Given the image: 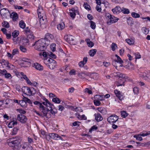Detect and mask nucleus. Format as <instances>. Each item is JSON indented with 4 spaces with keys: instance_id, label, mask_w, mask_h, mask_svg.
<instances>
[{
    "instance_id": "nucleus-35",
    "label": "nucleus",
    "mask_w": 150,
    "mask_h": 150,
    "mask_svg": "<svg viewBox=\"0 0 150 150\" xmlns=\"http://www.w3.org/2000/svg\"><path fill=\"white\" fill-rule=\"evenodd\" d=\"M96 98L100 100H102L104 99V95H96L95 96Z\"/></svg>"
},
{
    "instance_id": "nucleus-8",
    "label": "nucleus",
    "mask_w": 150,
    "mask_h": 150,
    "mask_svg": "<svg viewBox=\"0 0 150 150\" xmlns=\"http://www.w3.org/2000/svg\"><path fill=\"white\" fill-rule=\"evenodd\" d=\"M17 119L18 121L22 123H25L27 120V118L26 116L22 114L18 115Z\"/></svg>"
},
{
    "instance_id": "nucleus-31",
    "label": "nucleus",
    "mask_w": 150,
    "mask_h": 150,
    "mask_svg": "<svg viewBox=\"0 0 150 150\" xmlns=\"http://www.w3.org/2000/svg\"><path fill=\"white\" fill-rule=\"evenodd\" d=\"M96 51L97 50L96 49H92L89 51V54L90 56L93 57L96 53Z\"/></svg>"
},
{
    "instance_id": "nucleus-61",
    "label": "nucleus",
    "mask_w": 150,
    "mask_h": 150,
    "mask_svg": "<svg viewBox=\"0 0 150 150\" xmlns=\"http://www.w3.org/2000/svg\"><path fill=\"white\" fill-rule=\"evenodd\" d=\"M6 72L7 71L5 69L0 70V75H4Z\"/></svg>"
},
{
    "instance_id": "nucleus-63",
    "label": "nucleus",
    "mask_w": 150,
    "mask_h": 150,
    "mask_svg": "<svg viewBox=\"0 0 150 150\" xmlns=\"http://www.w3.org/2000/svg\"><path fill=\"white\" fill-rule=\"evenodd\" d=\"M13 43L14 44H17L18 42V38H13Z\"/></svg>"
},
{
    "instance_id": "nucleus-9",
    "label": "nucleus",
    "mask_w": 150,
    "mask_h": 150,
    "mask_svg": "<svg viewBox=\"0 0 150 150\" xmlns=\"http://www.w3.org/2000/svg\"><path fill=\"white\" fill-rule=\"evenodd\" d=\"M48 136L50 138L55 140H63V139L58 134L55 133H51L49 134Z\"/></svg>"
},
{
    "instance_id": "nucleus-12",
    "label": "nucleus",
    "mask_w": 150,
    "mask_h": 150,
    "mask_svg": "<svg viewBox=\"0 0 150 150\" xmlns=\"http://www.w3.org/2000/svg\"><path fill=\"white\" fill-rule=\"evenodd\" d=\"M64 38L65 40L70 44L71 43V41H74V37L70 35H65Z\"/></svg>"
},
{
    "instance_id": "nucleus-45",
    "label": "nucleus",
    "mask_w": 150,
    "mask_h": 150,
    "mask_svg": "<svg viewBox=\"0 0 150 150\" xmlns=\"http://www.w3.org/2000/svg\"><path fill=\"white\" fill-rule=\"evenodd\" d=\"M134 137L136 138L137 140L139 141H141L142 140V138L139 134L134 135Z\"/></svg>"
},
{
    "instance_id": "nucleus-11",
    "label": "nucleus",
    "mask_w": 150,
    "mask_h": 150,
    "mask_svg": "<svg viewBox=\"0 0 150 150\" xmlns=\"http://www.w3.org/2000/svg\"><path fill=\"white\" fill-rule=\"evenodd\" d=\"M139 76L143 79L147 80L149 79V77H150V74L148 73L147 71H146L144 72H141L139 74Z\"/></svg>"
},
{
    "instance_id": "nucleus-14",
    "label": "nucleus",
    "mask_w": 150,
    "mask_h": 150,
    "mask_svg": "<svg viewBox=\"0 0 150 150\" xmlns=\"http://www.w3.org/2000/svg\"><path fill=\"white\" fill-rule=\"evenodd\" d=\"M119 20L118 18L112 16L109 21H107V23L108 24L110 25L111 23H113L117 22Z\"/></svg>"
},
{
    "instance_id": "nucleus-20",
    "label": "nucleus",
    "mask_w": 150,
    "mask_h": 150,
    "mask_svg": "<svg viewBox=\"0 0 150 150\" xmlns=\"http://www.w3.org/2000/svg\"><path fill=\"white\" fill-rule=\"evenodd\" d=\"M115 56L116 57H117V60H115L114 61H113L112 62V65H114V64H115L116 62L119 63L120 64H122V63H123V61L121 59L120 57L119 56L117 55V54H115Z\"/></svg>"
},
{
    "instance_id": "nucleus-17",
    "label": "nucleus",
    "mask_w": 150,
    "mask_h": 150,
    "mask_svg": "<svg viewBox=\"0 0 150 150\" xmlns=\"http://www.w3.org/2000/svg\"><path fill=\"white\" fill-rule=\"evenodd\" d=\"M53 60L54 59H52L47 57L44 59V62L48 67Z\"/></svg>"
},
{
    "instance_id": "nucleus-54",
    "label": "nucleus",
    "mask_w": 150,
    "mask_h": 150,
    "mask_svg": "<svg viewBox=\"0 0 150 150\" xmlns=\"http://www.w3.org/2000/svg\"><path fill=\"white\" fill-rule=\"evenodd\" d=\"M96 10L98 12H100L102 10L100 4L97 5L96 7Z\"/></svg>"
},
{
    "instance_id": "nucleus-50",
    "label": "nucleus",
    "mask_w": 150,
    "mask_h": 150,
    "mask_svg": "<svg viewBox=\"0 0 150 150\" xmlns=\"http://www.w3.org/2000/svg\"><path fill=\"white\" fill-rule=\"evenodd\" d=\"M132 16L133 17L135 18L140 17V15L135 12H132Z\"/></svg>"
},
{
    "instance_id": "nucleus-18",
    "label": "nucleus",
    "mask_w": 150,
    "mask_h": 150,
    "mask_svg": "<svg viewBox=\"0 0 150 150\" xmlns=\"http://www.w3.org/2000/svg\"><path fill=\"white\" fill-rule=\"evenodd\" d=\"M33 67L39 71H42L43 69V68L42 66L37 63H34L33 64Z\"/></svg>"
},
{
    "instance_id": "nucleus-55",
    "label": "nucleus",
    "mask_w": 150,
    "mask_h": 150,
    "mask_svg": "<svg viewBox=\"0 0 150 150\" xmlns=\"http://www.w3.org/2000/svg\"><path fill=\"white\" fill-rule=\"evenodd\" d=\"M19 53L18 50L17 49H14L12 51V54L14 56L16 54Z\"/></svg>"
},
{
    "instance_id": "nucleus-33",
    "label": "nucleus",
    "mask_w": 150,
    "mask_h": 150,
    "mask_svg": "<svg viewBox=\"0 0 150 150\" xmlns=\"http://www.w3.org/2000/svg\"><path fill=\"white\" fill-rule=\"evenodd\" d=\"M125 41L127 43L130 45H133L134 42V41L133 40H130L129 39H126Z\"/></svg>"
},
{
    "instance_id": "nucleus-36",
    "label": "nucleus",
    "mask_w": 150,
    "mask_h": 150,
    "mask_svg": "<svg viewBox=\"0 0 150 150\" xmlns=\"http://www.w3.org/2000/svg\"><path fill=\"white\" fill-rule=\"evenodd\" d=\"M52 101L53 102L57 104L60 103L61 102V101L60 99L59 98H57L56 96L55 98H52Z\"/></svg>"
},
{
    "instance_id": "nucleus-32",
    "label": "nucleus",
    "mask_w": 150,
    "mask_h": 150,
    "mask_svg": "<svg viewBox=\"0 0 150 150\" xmlns=\"http://www.w3.org/2000/svg\"><path fill=\"white\" fill-rule=\"evenodd\" d=\"M99 76L96 73L91 74L90 77L91 78H93V79L97 80L99 78Z\"/></svg>"
},
{
    "instance_id": "nucleus-24",
    "label": "nucleus",
    "mask_w": 150,
    "mask_h": 150,
    "mask_svg": "<svg viewBox=\"0 0 150 150\" xmlns=\"http://www.w3.org/2000/svg\"><path fill=\"white\" fill-rule=\"evenodd\" d=\"M23 40H21L19 44V49L20 50L23 52H27V49L24 46L22 45L21 44V42H23Z\"/></svg>"
},
{
    "instance_id": "nucleus-58",
    "label": "nucleus",
    "mask_w": 150,
    "mask_h": 150,
    "mask_svg": "<svg viewBox=\"0 0 150 150\" xmlns=\"http://www.w3.org/2000/svg\"><path fill=\"white\" fill-rule=\"evenodd\" d=\"M48 54L50 57L53 59H55L56 58V56L55 55L51 52L48 53Z\"/></svg>"
},
{
    "instance_id": "nucleus-29",
    "label": "nucleus",
    "mask_w": 150,
    "mask_h": 150,
    "mask_svg": "<svg viewBox=\"0 0 150 150\" xmlns=\"http://www.w3.org/2000/svg\"><path fill=\"white\" fill-rule=\"evenodd\" d=\"M57 29L59 30H62L65 27V25L63 23H61L57 25Z\"/></svg>"
},
{
    "instance_id": "nucleus-57",
    "label": "nucleus",
    "mask_w": 150,
    "mask_h": 150,
    "mask_svg": "<svg viewBox=\"0 0 150 150\" xmlns=\"http://www.w3.org/2000/svg\"><path fill=\"white\" fill-rule=\"evenodd\" d=\"M123 13L125 14H128L129 13V10L128 9L124 8L122 9V11Z\"/></svg>"
},
{
    "instance_id": "nucleus-25",
    "label": "nucleus",
    "mask_w": 150,
    "mask_h": 150,
    "mask_svg": "<svg viewBox=\"0 0 150 150\" xmlns=\"http://www.w3.org/2000/svg\"><path fill=\"white\" fill-rule=\"evenodd\" d=\"M95 119L97 121H100L103 120V117L99 113L95 114L94 115Z\"/></svg>"
},
{
    "instance_id": "nucleus-27",
    "label": "nucleus",
    "mask_w": 150,
    "mask_h": 150,
    "mask_svg": "<svg viewBox=\"0 0 150 150\" xmlns=\"http://www.w3.org/2000/svg\"><path fill=\"white\" fill-rule=\"evenodd\" d=\"M17 122L16 121L10 122L8 125V126L9 128H12L15 125L17 124Z\"/></svg>"
},
{
    "instance_id": "nucleus-40",
    "label": "nucleus",
    "mask_w": 150,
    "mask_h": 150,
    "mask_svg": "<svg viewBox=\"0 0 150 150\" xmlns=\"http://www.w3.org/2000/svg\"><path fill=\"white\" fill-rule=\"evenodd\" d=\"M132 20V18L131 17H129L127 19V23L129 25H131L133 24V21Z\"/></svg>"
},
{
    "instance_id": "nucleus-16",
    "label": "nucleus",
    "mask_w": 150,
    "mask_h": 150,
    "mask_svg": "<svg viewBox=\"0 0 150 150\" xmlns=\"http://www.w3.org/2000/svg\"><path fill=\"white\" fill-rule=\"evenodd\" d=\"M112 10L114 13L117 14L121 12L122 9L120 6H117L113 8Z\"/></svg>"
},
{
    "instance_id": "nucleus-42",
    "label": "nucleus",
    "mask_w": 150,
    "mask_h": 150,
    "mask_svg": "<svg viewBox=\"0 0 150 150\" xmlns=\"http://www.w3.org/2000/svg\"><path fill=\"white\" fill-rule=\"evenodd\" d=\"M40 23V24H44L45 22L46 21V19H44L43 16H42L39 18Z\"/></svg>"
},
{
    "instance_id": "nucleus-47",
    "label": "nucleus",
    "mask_w": 150,
    "mask_h": 150,
    "mask_svg": "<svg viewBox=\"0 0 150 150\" xmlns=\"http://www.w3.org/2000/svg\"><path fill=\"white\" fill-rule=\"evenodd\" d=\"M18 129H19L18 127H16L14 128L12 131V135H13L16 134Z\"/></svg>"
},
{
    "instance_id": "nucleus-59",
    "label": "nucleus",
    "mask_w": 150,
    "mask_h": 150,
    "mask_svg": "<svg viewBox=\"0 0 150 150\" xmlns=\"http://www.w3.org/2000/svg\"><path fill=\"white\" fill-rule=\"evenodd\" d=\"M93 102L94 104L96 106H99L100 104V102L98 100H94Z\"/></svg>"
},
{
    "instance_id": "nucleus-26",
    "label": "nucleus",
    "mask_w": 150,
    "mask_h": 150,
    "mask_svg": "<svg viewBox=\"0 0 150 150\" xmlns=\"http://www.w3.org/2000/svg\"><path fill=\"white\" fill-rule=\"evenodd\" d=\"M57 63L55 60H54L50 64L48 67L50 69H53L56 66Z\"/></svg>"
},
{
    "instance_id": "nucleus-34",
    "label": "nucleus",
    "mask_w": 150,
    "mask_h": 150,
    "mask_svg": "<svg viewBox=\"0 0 150 150\" xmlns=\"http://www.w3.org/2000/svg\"><path fill=\"white\" fill-rule=\"evenodd\" d=\"M141 136L144 137L150 134V131L148 132L146 131L142 132L139 134Z\"/></svg>"
},
{
    "instance_id": "nucleus-2",
    "label": "nucleus",
    "mask_w": 150,
    "mask_h": 150,
    "mask_svg": "<svg viewBox=\"0 0 150 150\" xmlns=\"http://www.w3.org/2000/svg\"><path fill=\"white\" fill-rule=\"evenodd\" d=\"M33 103L35 105L38 106L39 110L43 113L44 116H46L49 110L47 107H46V108L44 106L42 105V103H40L38 101L34 102Z\"/></svg>"
},
{
    "instance_id": "nucleus-39",
    "label": "nucleus",
    "mask_w": 150,
    "mask_h": 150,
    "mask_svg": "<svg viewBox=\"0 0 150 150\" xmlns=\"http://www.w3.org/2000/svg\"><path fill=\"white\" fill-rule=\"evenodd\" d=\"M120 113L121 116L124 118L126 117L128 115V114L125 111H122Z\"/></svg>"
},
{
    "instance_id": "nucleus-1",
    "label": "nucleus",
    "mask_w": 150,
    "mask_h": 150,
    "mask_svg": "<svg viewBox=\"0 0 150 150\" xmlns=\"http://www.w3.org/2000/svg\"><path fill=\"white\" fill-rule=\"evenodd\" d=\"M45 39H41L36 41L33 46H34L35 49L39 51H43L46 49L47 46Z\"/></svg>"
},
{
    "instance_id": "nucleus-49",
    "label": "nucleus",
    "mask_w": 150,
    "mask_h": 150,
    "mask_svg": "<svg viewBox=\"0 0 150 150\" xmlns=\"http://www.w3.org/2000/svg\"><path fill=\"white\" fill-rule=\"evenodd\" d=\"M91 23V27L93 29H94L96 28V25L95 23L93 21H90Z\"/></svg>"
},
{
    "instance_id": "nucleus-53",
    "label": "nucleus",
    "mask_w": 150,
    "mask_h": 150,
    "mask_svg": "<svg viewBox=\"0 0 150 150\" xmlns=\"http://www.w3.org/2000/svg\"><path fill=\"white\" fill-rule=\"evenodd\" d=\"M117 47V45L115 43L113 42L112 43L111 47L113 51H114L115 50Z\"/></svg>"
},
{
    "instance_id": "nucleus-23",
    "label": "nucleus",
    "mask_w": 150,
    "mask_h": 150,
    "mask_svg": "<svg viewBox=\"0 0 150 150\" xmlns=\"http://www.w3.org/2000/svg\"><path fill=\"white\" fill-rule=\"evenodd\" d=\"M97 110L103 114L105 115L107 113V110L106 109L104 108L100 107L98 108Z\"/></svg>"
},
{
    "instance_id": "nucleus-30",
    "label": "nucleus",
    "mask_w": 150,
    "mask_h": 150,
    "mask_svg": "<svg viewBox=\"0 0 150 150\" xmlns=\"http://www.w3.org/2000/svg\"><path fill=\"white\" fill-rule=\"evenodd\" d=\"M86 42L88 47H91L94 45V43L93 42L91 41L89 39H86Z\"/></svg>"
},
{
    "instance_id": "nucleus-10",
    "label": "nucleus",
    "mask_w": 150,
    "mask_h": 150,
    "mask_svg": "<svg viewBox=\"0 0 150 150\" xmlns=\"http://www.w3.org/2000/svg\"><path fill=\"white\" fill-rule=\"evenodd\" d=\"M41 98L42 99L45 101L42 102V103L43 105L45 106L46 107H47L48 106H51L52 105V104L45 97L41 96H40Z\"/></svg>"
},
{
    "instance_id": "nucleus-64",
    "label": "nucleus",
    "mask_w": 150,
    "mask_h": 150,
    "mask_svg": "<svg viewBox=\"0 0 150 150\" xmlns=\"http://www.w3.org/2000/svg\"><path fill=\"white\" fill-rule=\"evenodd\" d=\"M69 74L70 75H75L76 74V71L74 69H72L70 71Z\"/></svg>"
},
{
    "instance_id": "nucleus-7",
    "label": "nucleus",
    "mask_w": 150,
    "mask_h": 150,
    "mask_svg": "<svg viewBox=\"0 0 150 150\" xmlns=\"http://www.w3.org/2000/svg\"><path fill=\"white\" fill-rule=\"evenodd\" d=\"M22 90L23 93L27 95L30 96L32 94V91L29 87L24 86L22 88Z\"/></svg>"
},
{
    "instance_id": "nucleus-15",
    "label": "nucleus",
    "mask_w": 150,
    "mask_h": 150,
    "mask_svg": "<svg viewBox=\"0 0 150 150\" xmlns=\"http://www.w3.org/2000/svg\"><path fill=\"white\" fill-rule=\"evenodd\" d=\"M114 92L116 96L119 98L120 100H121L124 99V96L121 94L120 91L117 90H115Z\"/></svg>"
},
{
    "instance_id": "nucleus-6",
    "label": "nucleus",
    "mask_w": 150,
    "mask_h": 150,
    "mask_svg": "<svg viewBox=\"0 0 150 150\" xmlns=\"http://www.w3.org/2000/svg\"><path fill=\"white\" fill-rule=\"evenodd\" d=\"M0 13L1 16H3L4 18H6L9 16L10 13L7 9L4 8L1 10Z\"/></svg>"
},
{
    "instance_id": "nucleus-37",
    "label": "nucleus",
    "mask_w": 150,
    "mask_h": 150,
    "mask_svg": "<svg viewBox=\"0 0 150 150\" xmlns=\"http://www.w3.org/2000/svg\"><path fill=\"white\" fill-rule=\"evenodd\" d=\"M19 32L18 31L15 30L12 33V35L13 38H16L19 35Z\"/></svg>"
},
{
    "instance_id": "nucleus-3",
    "label": "nucleus",
    "mask_w": 150,
    "mask_h": 150,
    "mask_svg": "<svg viewBox=\"0 0 150 150\" xmlns=\"http://www.w3.org/2000/svg\"><path fill=\"white\" fill-rule=\"evenodd\" d=\"M21 142L19 137H16L15 138L10 139L8 141V144L12 146H17Z\"/></svg>"
},
{
    "instance_id": "nucleus-22",
    "label": "nucleus",
    "mask_w": 150,
    "mask_h": 150,
    "mask_svg": "<svg viewBox=\"0 0 150 150\" xmlns=\"http://www.w3.org/2000/svg\"><path fill=\"white\" fill-rule=\"evenodd\" d=\"M0 62L1 64L2 65H4L8 68H10V67L8 65L9 63L7 60L2 59L0 61Z\"/></svg>"
},
{
    "instance_id": "nucleus-13",
    "label": "nucleus",
    "mask_w": 150,
    "mask_h": 150,
    "mask_svg": "<svg viewBox=\"0 0 150 150\" xmlns=\"http://www.w3.org/2000/svg\"><path fill=\"white\" fill-rule=\"evenodd\" d=\"M114 76L116 77H119V78H122L120 79V80H122V79H126L127 76H126L122 73L119 72H115L113 73Z\"/></svg>"
},
{
    "instance_id": "nucleus-4",
    "label": "nucleus",
    "mask_w": 150,
    "mask_h": 150,
    "mask_svg": "<svg viewBox=\"0 0 150 150\" xmlns=\"http://www.w3.org/2000/svg\"><path fill=\"white\" fill-rule=\"evenodd\" d=\"M118 119V117L117 115H113L108 118L107 121L110 123H114Z\"/></svg>"
},
{
    "instance_id": "nucleus-21",
    "label": "nucleus",
    "mask_w": 150,
    "mask_h": 150,
    "mask_svg": "<svg viewBox=\"0 0 150 150\" xmlns=\"http://www.w3.org/2000/svg\"><path fill=\"white\" fill-rule=\"evenodd\" d=\"M88 58L87 57H84L83 59V61L80 62L79 63V65L80 67H83L87 62Z\"/></svg>"
},
{
    "instance_id": "nucleus-56",
    "label": "nucleus",
    "mask_w": 150,
    "mask_h": 150,
    "mask_svg": "<svg viewBox=\"0 0 150 150\" xmlns=\"http://www.w3.org/2000/svg\"><path fill=\"white\" fill-rule=\"evenodd\" d=\"M142 30L143 31V33L145 34H147L149 32V30L148 29L146 28H145L144 27L142 28Z\"/></svg>"
},
{
    "instance_id": "nucleus-60",
    "label": "nucleus",
    "mask_w": 150,
    "mask_h": 150,
    "mask_svg": "<svg viewBox=\"0 0 150 150\" xmlns=\"http://www.w3.org/2000/svg\"><path fill=\"white\" fill-rule=\"evenodd\" d=\"M5 78H11L12 76L11 74L9 73H8L7 72L6 73H5L4 75Z\"/></svg>"
},
{
    "instance_id": "nucleus-43",
    "label": "nucleus",
    "mask_w": 150,
    "mask_h": 150,
    "mask_svg": "<svg viewBox=\"0 0 150 150\" xmlns=\"http://www.w3.org/2000/svg\"><path fill=\"white\" fill-rule=\"evenodd\" d=\"M52 105L51 106H48L47 107H49L50 109V110H49V111H50V112L52 113V114H55L57 113L56 112L54 111L52 108H53V107H54V105L52 104Z\"/></svg>"
},
{
    "instance_id": "nucleus-44",
    "label": "nucleus",
    "mask_w": 150,
    "mask_h": 150,
    "mask_svg": "<svg viewBox=\"0 0 150 150\" xmlns=\"http://www.w3.org/2000/svg\"><path fill=\"white\" fill-rule=\"evenodd\" d=\"M56 44L54 43H52L50 45L51 50L53 51H54L56 50Z\"/></svg>"
},
{
    "instance_id": "nucleus-5",
    "label": "nucleus",
    "mask_w": 150,
    "mask_h": 150,
    "mask_svg": "<svg viewBox=\"0 0 150 150\" xmlns=\"http://www.w3.org/2000/svg\"><path fill=\"white\" fill-rule=\"evenodd\" d=\"M53 36L50 33H47L46 34L45 38H42V39H45V42L46 45H49L50 43V40H52L53 38Z\"/></svg>"
},
{
    "instance_id": "nucleus-48",
    "label": "nucleus",
    "mask_w": 150,
    "mask_h": 150,
    "mask_svg": "<svg viewBox=\"0 0 150 150\" xmlns=\"http://www.w3.org/2000/svg\"><path fill=\"white\" fill-rule=\"evenodd\" d=\"M23 99L25 101L26 103H28L30 104H32V102L31 100L28 98L23 96Z\"/></svg>"
},
{
    "instance_id": "nucleus-51",
    "label": "nucleus",
    "mask_w": 150,
    "mask_h": 150,
    "mask_svg": "<svg viewBox=\"0 0 150 150\" xmlns=\"http://www.w3.org/2000/svg\"><path fill=\"white\" fill-rule=\"evenodd\" d=\"M2 24L3 26L5 28H8L9 27V23L7 21H4Z\"/></svg>"
},
{
    "instance_id": "nucleus-62",
    "label": "nucleus",
    "mask_w": 150,
    "mask_h": 150,
    "mask_svg": "<svg viewBox=\"0 0 150 150\" xmlns=\"http://www.w3.org/2000/svg\"><path fill=\"white\" fill-rule=\"evenodd\" d=\"M97 128H98V127H97L95 125H93L90 129L89 130V132H91L92 131L96 130L97 129Z\"/></svg>"
},
{
    "instance_id": "nucleus-38",
    "label": "nucleus",
    "mask_w": 150,
    "mask_h": 150,
    "mask_svg": "<svg viewBox=\"0 0 150 150\" xmlns=\"http://www.w3.org/2000/svg\"><path fill=\"white\" fill-rule=\"evenodd\" d=\"M19 103L22 107H25L26 106V103L25 101L23 99V98L22 100L20 101Z\"/></svg>"
},
{
    "instance_id": "nucleus-19",
    "label": "nucleus",
    "mask_w": 150,
    "mask_h": 150,
    "mask_svg": "<svg viewBox=\"0 0 150 150\" xmlns=\"http://www.w3.org/2000/svg\"><path fill=\"white\" fill-rule=\"evenodd\" d=\"M10 17L12 19V20L14 21H16L18 18V15L17 13L16 12H13L11 14H10Z\"/></svg>"
},
{
    "instance_id": "nucleus-28",
    "label": "nucleus",
    "mask_w": 150,
    "mask_h": 150,
    "mask_svg": "<svg viewBox=\"0 0 150 150\" xmlns=\"http://www.w3.org/2000/svg\"><path fill=\"white\" fill-rule=\"evenodd\" d=\"M91 75V73L88 72H81L79 74H78V76L81 77V75H83V77H84V76L86 77V76H88L90 77Z\"/></svg>"
},
{
    "instance_id": "nucleus-52",
    "label": "nucleus",
    "mask_w": 150,
    "mask_h": 150,
    "mask_svg": "<svg viewBox=\"0 0 150 150\" xmlns=\"http://www.w3.org/2000/svg\"><path fill=\"white\" fill-rule=\"evenodd\" d=\"M83 6L85 8L88 10H90V6L88 5L87 3H84L83 4Z\"/></svg>"
},
{
    "instance_id": "nucleus-46",
    "label": "nucleus",
    "mask_w": 150,
    "mask_h": 150,
    "mask_svg": "<svg viewBox=\"0 0 150 150\" xmlns=\"http://www.w3.org/2000/svg\"><path fill=\"white\" fill-rule=\"evenodd\" d=\"M105 16L108 21H109L112 15L108 13H105Z\"/></svg>"
},
{
    "instance_id": "nucleus-41",
    "label": "nucleus",
    "mask_w": 150,
    "mask_h": 150,
    "mask_svg": "<svg viewBox=\"0 0 150 150\" xmlns=\"http://www.w3.org/2000/svg\"><path fill=\"white\" fill-rule=\"evenodd\" d=\"M19 24L20 27L22 28H24L25 27V23L23 21H20Z\"/></svg>"
}]
</instances>
